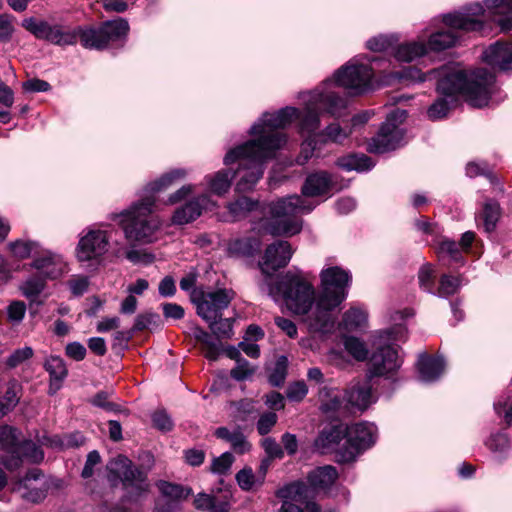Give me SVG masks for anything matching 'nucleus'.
I'll list each match as a JSON object with an SVG mask.
<instances>
[{"mask_svg": "<svg viewBox=\"0 0 512 512\" xmlns=\"http://www.w3.org/2000/svg\"><path fill=\"white\" fill-rule=\"evenodd\" d=\"M295 114L292 108H282L275 113H264L257 123L250 128V134L256 138L239 145L227 152L224 164H238V169L231 172L224 169L205 177L210 191L216 195H224L231 186L232 179L237 176L236 189L247 192L254 188L264 173V163L276 156V152L284 143V137L274 133L273 129L283 127Z\"/></svg>", "mask_w": 512, "mask_h": 512, "instance_id": "obj_1", "label": "nucleus"}, {"mask_svg": "<svg viewBox=\"0 0 512 512\" xmlns=\"http://www.w3.org/2000/svg\"><path fill=\"white\" fill-rule=\"evenodd\" d=\"M400 81L421 83L427 78H437V91L443 96L462 94L473 105L481 108L488 104L495 77L485 68H478L470 73L459 67L443 66L427 74L420 69L409 66L395 73Z\"/></svg>", "mask_w": 512, "mask_h": 512, "instance_id": "obj_2", "label": "nucleus"}, {"mask_svg": "<svg viewBox=\"0 0 512 512\" xmlns=\"http://www.w3.org/2000/svg\"><path fill=\"white\" fill-rule=\"evenodd\" d=\"M291 108L295 110V114H293L289 123L283 127L274 128L273 132L281 134L284 139H286V135L281 130L290 125L293 120H299L300 133L302 135L307 134V138L301 145V152L297 158V163L304 165L313 156L318 144H320L313 134L320 126V115L326 113L335 118L341 117L345 108V102L343 99L337 97L335 93L328 92L325 94H315L311 99H307L302 111L294 107ZM285 143L286 140H284V143L279 149H281Z\"/></svg>", "mask_w": 512, "mask_h": 512, "instance_id": "obj_3", "label": "nucleus"}, {"mask_svg": "<svg viewBox=\"0 0 512 512\" xmlns=\"http://www.w3.org/2000/svg\"><path fill=\"white\" fill-rule=\"evenodd\" d=\"M351 279L350 272L339 266L328 267L321 271V290L316 300V307L306 319L311 331L326 333L333 328L332 311L347 298Z\"/></svg>", "mask_w": 512, "mask_h": 512, "instance_id": "obj_4", "label": "nucleus"}, {"mask_svg": "<svg viewBox=\"0 0 512 512\" xmlns=\"http://www.w3.org/2000/svg\"><path fill=\"white\" fill-rule=\"evenodd\" d=\"M266 207L269 215L256 222L254 229L272 236H293L302 230L303 221L299 215L310 213L315 205L299 195H290Z\"/></svg>", "mask_w": 512, "mask_h": 512, "instance_id": "obj_5", "label": "nucleus"}, {"mask_svg": "<svg viewBox=\"0 0 512 512\" xmlns=\"http://www.w3.org/2000/svg\"><path fill=\"white\" fill-rule=\"evenodd\" d=\"M485 8L480 3H474L465 8L464 12L446 14L444 20L452 27L467 31H482L484 19L496 23L502 31L512 29V1L485 0Z\"/></svg>", "mask_w": 512, "mask_h": 512, "instance_id": "obj_6", "label": "nucleus"}, {"mask_svg": "<svg viewBox=\"0 0 512 512\" xmlns=\"http://www.w3.org/2000/svg\"><path fill=\"white\" fill-rule=\"evenodd\" d=\"M154 204L155 198L151 195L146 196L129 209L114 215L113 218H120L119 225L128 242L149 244L157 239L156 233L160 229L161 222L152 215Z\"/></svg>", "mask_w": 512, "mask_h": 512, "instance_id": "obj_7", "label": "nucleus"}, {"mask_svg": "<svg viewBox=\"0 0 512 512\" xmlns=\"http://www.w3.org/2000/svg\"><path fill=\"white\" fill-rule=\"evenodd\" d=\"M20 431L9 425L0 426V462L9 471L20 468L23 463L38 464L44 452L31 440H20Z\"/></svg>", "mask_w": 512, "mask_h": 512, "instance_id": "obj_8", "label": "nucleus"}, {"mask_svg": "<svg viewBox=\"0 0 512 512\" xmlns=\"http://www.w3.org/2000/svg\"><path fill=\"white\" fill-rule=\"evenodd\" d=\"M373 76L372 68L368 64H359L357 60L353 59L335 72L333 80L328 79L324 81L320 88L310 92L308 99H311L315 94L332 92L340 99H343L345 107H347L346 99L341 97L338 92L334 90V87H343L348 90L350 94L359 95L371 88ZM343 114L344 112H342V115Z\"/></svg>", "mask_w": 512, "mask_h": 512, "instance_id": "obj_9", "label": "nucleus"}, {"mask_svg": "<svg viewBox=\"0 0 512 512\" xmlns=\"http://www.w3.org/2000/svg\"><path fill=\"white\" fill-rule=\"evenodd\" d=\"M275 290L281 294L288 309L298 315H306L315 300L313 285L299 270L286 272L277 282Z\"/></svg>", "mask_w": 512, "mask_h": 512, "instance_id": "obj_10", "label": "nucleus"}, {"mask_svg": "<svg viewBox=\"0 0 512 512\" xmlns=\"http://www.w3.org/2000/svg\"><path fill=\"white\" fill-rule=\"evenodd\" d=\"M108 480L112 485L122 483L126 492L125 497L136 501L149 490L147 473L133 465L132 461L124 455H118L107 464Z\"/></svg>", "mask_w": 512, "mask_h": 512, "instance_id": "obj_11", "label": "nucleus"}, {"mask_svg": "<svg viewBox=\"0 0 512 512\" xmlns=\"http://www.w3.org/2000/svg\"><path fill=\"white\" fill-rule=\"evenodd\" d=\"M376 427L371 423H355L346 426V441L338 453V462L347 463L376 441Z\"/></svg>", "mask_w": 512, "mask_h": 512, "instance_id": "obj_12", "label": "nucleus"}, {"mask_svg": "<svg viewBox=\"0 0 512 512\" xmlns=\"http://www.w3.org/2000/svg\"><path fill=\"white\" fill-rule=\"evenodd\" d=\"M406 116L405 110L397 109L391 113L387 121L380 127L377 135L369 141L367 150L380 154L397 149L403 140V132L394 121L403 120Z\"/></svg>", "mask_w": 512, "mask_h": 512, "instance_id": "obj_13", "label": "nucleus"}, {"mask_svg": "<svg viewBox=\"0 0 512 512\" xmlns=\"http://www.w3.org/2000/svg\"><path fill=\"white\" fill-rule=\"evenodd\" d=\"M235 293L231 289H217L212 292H201L193 296L197 314L206 322L222 316V312L233 300Z\"/></svg>", "mask_w": 512, "mask_h": 512, "instance_id": "obj_14", "label": "nucleus"}, {"mask_svg": "<svg viewBox=\"0 0 512 512\" xmlns=\"http://www.w3.org/2000/svg\"><path fill=\"white\" fill-rule=\"evenodd\" d=\"M109 236L103 230H89L79 240L77 246V259L78 261L100 263L103 256L108 251Z\"/></svg>", "mask_w": 512, "mask_h": 512, "instance_id": "obj_15", "label": "nucleus"}, {"mask_svg": "<svg viewBox=\"0 0 512 512\" xmlns=\"http://www.w3.org/2000/svg\"><path fill=\"white\" fill-rule=\"evenodd\" d=\"M49 485L40 469L29 470L26 475L15 485L21 498L32 503L43 501L48 492Z\"/></svg>", "mask_w": 512, "mask_h": 512, "instance_id": "obj_16", "label": "nucleus"}, {"mask_svg": "<svg viewBox=\"0 0 512 512\" xmlns=\"http://www.w3.org/2000/svg\"><path fill=\"white\" fill-rule=\"evenodd\" d=\"M293 250L289 242L278 240L270 244L264 253L263 259L259 262V267L264 275L272 276L278 269L287 266Z\"/></svg>", "mask_w": 512, "mask_h": 512, "instance_id": "obj_17", "label": "nucleus"}, {"mask_svg": "<svg viewBox=\"0 0 512 512\" xmlns=\"http://www.w3.org/2000/svg\"><path fill=\"white\" fill-rule=\"evenodd\" d=\"M402 364L398 351L391 345L379 347L370 359L372 376H388L396 372Z\"/></svg>", "mask_w": 512, "mask_h": 512, "instance_id": "obj_18", "label": "nucleus"}, {"mask_svg": "<svg viewBox=\"0 0 512 512\" xmlns=\"http://www.w3.org/2000/svg\"><path fill=\"white\" fill-rule=\"evenodd\" d=\"M310 490L304 482L297 481L285 485L277 491V497L283 500L280 512H304L293 502L304 503L309 498Z\"/></svg>", "mask_w": 512, "mask_h": 512, "instance_id": "obj_19", "label": "nucleus"}, {"mask_svg": "<svg viewBox=\"0 0 512 512\" xmlns=\"http://www.w3.org/2000/svg\"><path fill=\"white\" fill-rule=\"evenodd\" d=\"M214 206L215 203L211 201L208 195H201L176 209L172 222L177 225L188 224L196 220L203 210H211Z\"/></svg>", "mask_w": 512, "mask_h": 512, "instance_id": "obj_20", "label": "nucleus"}, {"mask_svg": "<svg viewBox=\"0 0 512 512\" xmlns=\"http://www.w3.org/2000/svg\"><path fill=\"white\" fill-rule=\"evenodd\" d=\"M32 267L37 270L38 274L45 280L57 279L61 277L67 270L65 261L60 255L45 252L32 262Z\"/></svg>", "mask_w": 512, "mask_h": 512, "instance_id": "obj_21", "label": "nucleus"}, {"mask_svg": "<svg viewBox=\"0 0 512 512\" xmlns=\"http://www.w3.org/2000/svg\"><path fill=\"white\" fill-rule=\"evenodd\" d=\"M482 58L494 69L512 71V44L497 41L484 50Z\"/></svg>", "mask_w": 512, "mask_h": 512, "instance_id": "obj_22", "label": "nucleus"}, {"mask_svg": "<svg viewBox=\"0 0 512 512\" xmlns=\"http://www.w3.org/2000/svg\"><path fill=\"white\" fill-rule=\"evenodd\" d=\"M344 399L347 407L357 408L361 411L367 409L375 401L370 381L352 383L346 389Z\"/></svg>", "mask_w": 512, "mask_h": 512, "instance_id": "obj_23", "label": "nucleus"}, {"mask_svg": "<svg viewBox=\"0 0 512 512\" xmlns=\"http://www.w3.org/2000/svg\"><path fill=\"white\" fill-rule=\"evenodd\" d=\"M346 439V426L342 424L333 425L321 431L314 442V446L321 454L336 452L338 458L339 450L342 448L340 442Z\"/></svg>", "mask_w": 512, "mask_h": 512, "instance_id": "obj_24", "label": "nucleus"}, {"mask_svg": "<svg viewBox=\"0 0 512 512\" xmlns=\"http://www.w3.org/2000/svg\"><path fill=\"white\" fill-rule=\"evenodd\" d=\"M338 479V471L334 466H320L309 472L307 481L308 488L314 490H326Z\"/></svg>", "mask_w": 512, "mask_h": 512, "instance_id": "obj_25", "label": "nucleus"}, {"mask_svg": "<svg viewBox=\"0 0 512 512\" xmlns=\"http://www.w3.org/2000/svg\"><path fill=\"white\" fill-rule=\"evenodd\" d=\"M44 368L50 376L49 393L54 394L60 389L62 382L67 377L68 369L64 360L60 356L54 355L46 358Z\"/></svg>", "mask_w": 512, "mask_h": 512, "instance_id": "obj_26", "label": "nucleus"}, {"mask_svg": "<svg viewBox=\"0 0 512 512\" xmlns=\"http://www.w3.org/2000/svg\"><path fill=\"white\" fill-rule=\"evenodd\" d=\"M445 16L446 15H444L443 18ZM443 22L445 23V25H447L449 27V29L447 31H439V32L432 34L429 37V41H428V45H427L428 50L442 51L447 48H450V47L454 46L457 43V41L459 40L460 31L468 32L467 30L462 29V28L452 27L451 25L446 23L444 19H443Z\"/></svg>", "mask_w": 512, "mask_h": 512, "instance_id": "obj_27", "label": "nucleus"}, {"mask_svg": "<svg viewBox=\"0 0 512 512\" xmlns=\"http://www.w3.org/2000/svg\"><path fill=\"white\" fill-rule=\"evenodd\" d=\"M331 184L332 180L328 173L317 172L306 178L301 191L307 197L321 196L329 192Z\"/></svg>", "mask_w": 512, "mask_h": 512, "instance_id": "obj_28", "label": "nucleus"}, {"mask_svg": "<svg viewBox=\"0 0 512 512\" xmlns=\"http://www.w3.org/2000/svg\"><path fill=\"white\" fill-rule=\"evenodd\" d=\"M444 367L445 363L441 357L421 355L417 362V369L420 378L425 382H433L437 380L443 373Z\"/></svg>", "mask_w": 512, "mask_h": 512, "instance_id": "obj_29", "label": "nucleus"}, {"mask_svg": "<svg viewBox=\"0 0 512 512\" xmlns=\"http://www.w3.org/2000/svg\"><path fill=\"white\" fill-rule=\"evenodd\" d=\"M78 39L83 47L88 49L102 50L107 47L105 39V31L103 30L102 24L98 27H77Z\"/></svg>", "mask_w": 512, "mask_h": 512, "instance_id": "obj_30", "label": "nucleus"}, {"mask_svg": "<svg viewBox=\"0 0 512 512\" xmlns=\"http://www.w3.org/2000/svg\"><path fill=\"white\" fill-rule=\"evenodd\" d=\"M320 410L325 414H332L338 411L343 403L344 397L339 389L323 386L319 390Z\"/></svg>", "mask_w": 512, "mask_h": 512, "instance_id": "obj_31", "label": "nucleus"}, {"mask_svg": "<svg viewBox=\"0 0 512 512\" xmlns=\"http://www.w3.org/2000/svg\"><path fill=\"white\" fill-rule=\"evenodd\" d=\"M215 435L229 442L233 450L238 454L247 453L251 449V444L239 428L230 431L226 427H219L216 429Z\"/></svg>", "mask_w": 512, "mask_h": 512, "instance_id": "obj_32", "label": "nucleus"}, {"mask_svg": "<svg viewBox=\"0 0 512 512\" xmlns=\"http://www.w3.org/2000/svg\"><path fill=\"white\" fill-rule=\"evenodd\" d=\"M427 52V45L423 41H412L399 45L394 56L398 61L411 62Z\"/></svg>", "mask_w": 512, "mask_h": 512, "instance_id": "obj_33", "label": "nucleus"}, {"mask_svg": "<svg viewBox=\"0 0 512 512\" xmlns=\"http://www.w3.org/2000/svg\"><path fill=\"white\" fill-rule=\"evenodd\" d=\"M78 34L77 27L69 28L62 25H51L47 41L60 46L74 45L78 40Z\"/></svg>", "mask_w": 512, "mask_h": 512, "instance_id": "obj_34", "label": "nucleus"}, {"mask_svg": "<svg viewBox=\"0 0 512 512\" xmlns=\"http://www.w3.org/2000/svg\"><path fill=\"white\" fill-rule=\"evenodd\" d=\"M260 207L259 203L248 197H239L234 202L228 204L227 209L231 221L240 220L248 215L249 212L256 211Z\"/></svg>", "mask_w": 512, "mask_h": 512, "instance_id": "obj_35", "label": "nucleus"}, {"mask_svg": "<svg viewBox=\"0 0 512 512\" xmlns=\"http://www.w3.org/2000/svg\"><path fill=\"white\" fill-rule=\"evenodd\" d=\"M102 26L105 31L104 34L107 45L110 42L124 39L129 32V24L124 18L105 21L102 23Z\"/></svg>", "mask_w": 512, "mask_h": 512, "instance_id": "obj_36", "label": "nucleus"}, {"mask_svg": "<svg viewBox=\"0 0 512 512\" xmlns=\"http://www.w3.org/2000/svg\"><path fill=\"white\" fill-rule=\"evenodd\" d=\"M22 386L21 384L13 379L7 384V389L4 394V401H0V415L4 416L8 412L14 409L19 403L21 397Z\"/></svg>", "mask_w": 512, "mask_h": 512, "instance_id": "obj_37", "label": "nucleus"}, {"mask_svg": "<svg viewBox=\"0 0 512 512\" xmlns=\"http://www.w3.org/2000/svg\"><path fill=\"white\" fill-rule=\"evenodd\" d=\"M320 144L327 142L342 143L351 134V130L342 128L338 123L328 125L323 131L313 133Z\"/></svg>", "mask_w": 512, "mask_h": 512, "instance_id": "obj_38", "label": "nucleus"}, {"mask_svg": "<svg viewBox=\"0 0 512 512\" xmlns=\"http://www.w3.org/2000/svg\"><path fill=\"white\" fill-rule=\"evenodd\" d=\"M337 164L347 171H366L374 166L371 158L364 154H351L347 157H342L338 159Z\"/></svg>", "mask_w": 512, "mask_h": 512, "instance_id": "obj_39", "label": "nucleus"}, {"mask_svg": "<svg viewBox=\"0 0 512 512\" xmlns=\"http://www.w3.org/2000/svg\"><path fill=\"white\" fill-rule=\"evenodd\" d=\"M500 215L501 209L498 202L489 199L484 203L480 217L483 220V226L486 232L490 233L495 230Z\"/></svg>", "mask_w": 512, "mask_h": 512, "instance_id": "obj_40", "label": "nucleus"}, {"mask_svg": "<svg viewBox=\"0 0 512 512\" xmlns=\"http://www.w3.org/2000/svg\"><path fill=\"white\" fill-rule=\"evenodd\" d=\"M85 443V437L80 432L70 433L65 435L63 438L54 436L52 438L44 437L42 444L49 445L51 447H58L61 449L76 448L82 446Z\"/></svg>", "mask_w": 512, "mask_h": 512, "instance_id": "obj_41", "label": "nucleus"}, {"mask_svg": "<svg viewBox=\"0 0 512 512\" xmlns=\"http://www.w3.org/2000/svg\"><path fill=\"white\" fill-rule=\"evenodd\" d=\"M158 488L161 494L171 501L186 499L192 494L191 488L166 481H160L158 483Z\"/></svg>", "mask_w": 512, "mask_h": 512, "instance_id": "obj_42", "label": "nucleus"}, {"mask_svg": "<svg viewBox=\"0 0 512 512\" xmlns=\"http://www.w3.org/2000/svg\"><path fill=\"white\" fill-rule=\"evenodd\" d=\"M367 322V314L358 308H351L343 315V326L348 331L360 329Z\"/></svg>", "mask_w": 512, "mask_h": 512, "instance_id": "obj_43", "label": "nucleus"}, {"mask_svg": "<svg viewBox=\"0 0 512 512\" xmlns=\"http://www.w3.org/2000/svg\"><path fill=\"white\" fill-rule=\"evenodd\" d=\"M186 176V171L183 169H175L160 177L153 183H149L147 185V190L149 192L155 193L162 191L169 187L175 180L182 179Z\"/></svg>", "mask_w": 512, "mask_h": 512, "instance_id": "obj_44", "label": "nucleus"}, {"mask_svg": "<svg viewBox=\"0 0 512 512\" xmlns=\"http://www.w3.org/2000/svg\"><path fill=\"white\" fill-rule=\"evenodd\" d=\"M235 479L239 487L244 491H250L263 484V478H258L250 467H244L238 471Z\"/></svg>", "mask_w": 512, "mask_h": 512, "instance_id": "obj_45", "label": "nucleus"}, {"mask_svg": "<svg viewBox=\"0 0 512 512\" xmlns=\"http://www.w3.org/2000/svg\"><path fill=\"white\" fill-rule=\"evenodd\" d=\"M22 26L32 33L36 38L46 40L48 38L51 25L46 21H39L33 17L24 19Z\"/></svg>", "mask_w": 512, "mask_h": 512, "instance_id": "obj_46", "label": "nucleus"}, {"mask_svg": "<svg viewBox=\"0 0 512 512\" xmlns=\"http://www.w3.org/2000/svg\"><path fill=\"white\" fill-rule=\"evenodd\" d=\"M458 94H455V96H457ZM460 96L464 97V99L471 105L473 106L467 99L464 95L462 94H459ZM450 98L454 97V95L452 96H449ZM453 102V99H451L450 101L446 98H439L437 99L428 109L427 111V114H428V117L431 119V120H438V119H441L443 117H445L448 113V111L450 110L451 108V103Z\"/></svg>", "mask_w": 512, "mask_h": 512, "instance_id": "obj_47", "label": "nucleus"}, {"mask_svg": "<svg viewBox=\"0 0 512 512\" xmlns=\"http://www.w3.org/2000/svg\"><path fill=\"white\" fill-rule=\"evenodd\" d=\"M114 256L117 258L125 257L130 262L137 263H151L154 260V256L149 253L142 252L137 249L123 250L122 248L115 249Z\"/></svg>", "mask_w": 512, "mask_h": 512, "instance_id": "obj_48", "label": "nucleus"}, {"mask_svg": "<svg viewBox=\"0 0 512 512\" xmlns=\"http://www.w3.org/2000/svg\"><path fill=\"white\" fill-rule=\"evenodd\" d=\"M209 328L218 338L230 339L233 336V320L230 318L218 317V319L207 322Z\"/></svg>", "mask_w": 512, "mask_h": 512, "instance_id": "obj_49", "label": "nucleus"}, {"mask_svg": "<svg viewBox=\"0 0 512 512\" xmlns=\"http://www.w3.org/2000/svg\"><path fill=\"white\" fill-rule=\"evenodd\" d=\"M45 281L46 280L39 274L30 277L22 284V293L30 299L37 297L44 290Z\"/></svg>", "mask_w": 512, "mask_h": 512, "instance_id": "obj_50", "label": "nucleus"}, {"mask_svg": "<svg viewBox=\"0 0 512 512\" xmlns=\"http://www.w3.org/2000/svg\"><path fill=\"white\" fill-rule=\"evenodd\" d=\"M461 286V279L451 275H443L439 281L437 294L440 297H448L455 294Z\"/></svg>", "mask_w": 512, "mask_h": 512, "instance_id": "obj_51", "label": "nucleus"}, {"mask_svg": "<svg viewBox=\"0 0 512 512\" xmlns=\"http://www.w3.org/2000/svg\"><path fill=\"white\" fill-rule=\"evenodd\" d=\"M437 253L440 258L449 257L455 262L461 260V253L455 241L450 239H443L439 242Z\"/></svg>", "mask_w": 512, "mask_h": 512, "instance_id": "obj_52", "label": "nucleus"}, {"mask_svg": "<svg viewBox=\"0 0 512 512\" xmlns=\"http://www.w3.org/2000/svg\"><path fill=\"white\" fill-rule=\"evenodd\" d=\"M344 347L357 360H365L368 355L365 344L356 337H346Z\"/></svg>", "mask_w": 512, "mask_h": 512, "instance_id": "obj_53", "label": "nucleus"}, {"mask_svg": "<svg viewBox=\"0 0 512 512\" xmlns=\"http://www.w3.org/2000/svg\"><path fill=\"white\" fill-rule=\"evenodd\" d=\"M288 360L285 356L278 358L273 371L269 375V382L272 386H281L286 378Z\"/></svg>", "mask_w": 512, "mask_h": 512, "instance_id": "obj_54", "label": "nucleus"}, {"mask_svg": "<svg viewBox=\"0 0 512 512\" xmlns=\"http://www.w3.org/2000/svg\"><path fill=\"white\" fill-rule=\"evenodd\" d=\"M234 462V456L230 452H224L219 457L213 459L210 471L214 474H227Z\"/></svg>", "mask_w": 512, "mask_h": 512, "instance_id": "obj_55", "label": "nucleus"}, {"mask_svg": "<svg viewBox=\"0 0 512 512\" xmlns=\"http://www.w3.org/2000/svg\"><path fill=\"white\" fill-rule=\"evenodd\" d=\"M33 349L29 346H25L23 348L16 349L10 356L6 359V365L9 368H16L24 361L30 359L33 356Z\"/></svg>", "mask_w": 512, "mask_h": 512, "instance_id": "obj_56", "label": "nucleus"}, {"mask_svg": "<svg viewBox=\"0 0 512 512\" xmlns=\"http://www.w3.org/2000/svg\"><path fill=\"white\" fill-rule=\"evenodd\" d=\"M254 372V367L244 358L243 360H238L236 367L231 370L230 375L233 379L242 381L252 376Z\"/></svg>", "mask_w": 512, "mask_h": 512, "instance_id": "obj_57", "label": "nucleus"}, {"mask_svg": "<svg viewBox=\"0 0 512 512\" xmlns=\"http://www.w3.org/2000/svg\"><path fill=\"white\" fill-rule=\"evenodd\" d=\"M308 393V387L304 381L291 383L286 391V396L290 401L300 402Z\"/></svg>", "mask_w": 512, "mask_h": 512, "instance_id": "obj_58", "label": "nucleus"}, {"mask_svg": "<svg viewBox=\"0 0 512 512\" xmlns=\"http://www.w3.org/2000/svg\"><path fill=\"white\" fill-rule=\"evenodd\" d=\"M418 279L420 287L427 291V292H433V284H434V271L431 265L426 264L423 265L418 273Z\"/></svg>", "mask_w": 512, "mask_h": 512, "instance_id": "obj_59", "label": "nucleus"}, {"mask_svg": "<svg viewBox=\"0 0 512 512\" xmlns=\"http://www.w3.org/2000/svg\"><path fill=\"white\" fill-rule=\"evenodd\" d=\"M36 244L29 241H15L10 244L11 252L18 258L24 259L31 255Z\"/></svg>", "mask_w": 512, "mask_h": 512, "instance_id": "obj_60", "label": "nucleus"}, {"mask_svg": "<svg viewBox=\"0 0 512 512\" xmlns=\"http://www.w3.org/2000/svg\"><path fill=\"white\" fill-rule=\"evenodd\" d=\"M152 422L155 428L166 432L173 428V421L164 410L155 411L152 414Z\"/></svg>", "mask_w": 512, "mask_h": 512, "instance_id": "obj_61", "label": "nucleus"}, {"mask_svg": "<svg viewBox=\"0 0 512 512\" xmlns=\"http://www.w3.org/2000/svg\"><path fill=\"white\" fill-rule=\"evenodd\" d=\"M101 462V456L97 450H92L88 453L85 465L81 472V476L84 479H88L93 476L94 468Z\"/></svg>", "mask_w": 512, "mask_h": 512, "instance_id": "obj_62", "label": "nucleus"}, {"mask_svg": "<svg viewBox=\"0 0 512 512\" xmlns=\"http://www.w3.org/2000/svg\"><path fill=\"white\" fill-rule=\"evenodd\" d=\"M277 422V415L274 412H267L260 416L257 422V430L260 435L268 434Z\"/></svg>", "mask_w": 512, "mask_h": 512, "instance_id": "obj_63", "label": "nucleus"}, {"mask_svg": "<svg viewBox=\"0 0 512 512\" xmlns=\"http://www.w3.org/2000/svg\"><path fill=\"white\" fill-rule=\"evenodd\" d=\"M12 20L13 16L8 14H0V42L10 41L14 32Z\"/></svg>", "mask_w": 512, "mask_h": 512, "instance_id": "obj_64", "label": "nucleus"}]
</instances>
